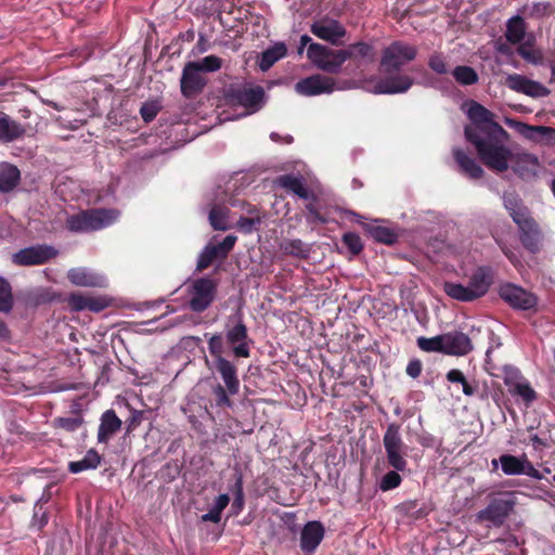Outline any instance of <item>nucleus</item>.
I'll use <instances>...</instances> for the list:
<instances>
[{"instance_id": "1", "label": "nucleus", "mask_w": 555, "mask_h": 555, "mask_svg": "<svg viewBox=\"0 0 555 555\" xmlns=\"http://www.w3.org/2000/svg\"><path fill=\"white\" fill-rule=\"evenodd\" d=\"M205 337L208 338L207 348L211 358V362L206 358V364L217 372L223 382V385L218 383L211 388L215 405L221 410L232 409L234 402L231 397L238 393L241 386L237 366L224 356V341L221 333H205Z\"/></svg>"}, {"instance_id": "2", "label": "nucleus", "mask_w": 555, "mask_h": 555, "mask_svg": "<svg viewBox=\"0 0 555 555\" xmlns=\"http://www.w3.org/2000/svg\"><path fill=\"white\" fill-rule=\"evenodd\" d=\"M466 140L475 146L479 160L492 171L504 172L509 167L512 151L503 143L501 134L480 135L476 128L465 127Z\"/></svg>"}, {"instance_id": "3", "label": "nucleus", "mask_w": 555, "mask_h": 555, "mask_svg": "<svg viewBox=\"0 0 555 555\" xmlns=\"http://www.w3.org/2000/svg\"><path fill=\"white\" fill-rule=\"evenodd\" d=\"M495 272L490 266L477 267L469 276L468 284L444 282L443 292L452 299L472 302L483 297L494 283Z\"/></svg>"}, {"instance_id": "4", "label": "nucleus", "mask_w": 555, "mask_h": 555, "mask_svg": "<svg viewBox=\"0 0 555 555\" xmlns=\"http://www.w3.org/2000/svg\"><path fill=\"white\" fill-rule=\"evenodd\" d=\"M118 211L107 208H91L70 215L66 219V229L70 232H92L111 225L118 218Z\"/></svg>"}, {"instance_id": "5", "label": "nucleus", "mask_w": 555, "mask_h": 555, "mask_svg": "<svg viewBox=\"0 0 555 555\" xmlns=\"http://www.w3.org/2000/svg\"><path fill=\"white\" fill-rule=\"evenodd\" d=\"M223 99L227 105L242 106L245 112L242 117L257 113L264 105L266 92L262 87H247L242 85H230L224 89Z\"/></svg>"}, {"instance_id": "6", "label": "nucleus", "mask_w": 555, "mask_h": 555, "mask_svg": "<svg viewBox=\"0 0 555 555\" xmlns=\"http://www.w3.org/2000/svg\"><path fill=\"white\" fill-rule=\"evenodd\" d=\"M417 49L404 41H393L383 50L380 57V70L384 74L399 73L408 63L415 60Z\"/></svg>"}, {"instance_id": "7", "label": "nucleus", "mask_w": 555, "mask_h": 555, "mask_svg": "<svg viewBox=\"0 0 555 555\" xmlns=\"http://www.w3.org/2000/svg\"><path fill=\"white\" fill-rule=\"evenodd\" d=\"M307 56L317 68L331 75L340 74L347 61L344 49L335 50L321 43H311L307 49Z\"/></svg>"}, {"instance_id": "8", "label": "nucleus", "mask_w": 555, "mask_h": 555, "mask_svg": "<svg viewBox=\"0 0 555 555\" xmlns=\"http://www.w3.org/2000/svg\"><path fill=\"white\" fill-rule=\"evenodd\" d=\"M383 446L385 448L387 463L396 470H404L408 462L405 460L406 446L401 436V425L390 423L387 425L383 436Z\"/></svg>"}, {"instance_id": "9", "label": "nucleus", "mask_w": 555, "mask_h": 555, "mask_svg": "<svg viewBox=\"0 0 555 555\" xmlns=\"http://www.w3.org/2000/svg\"><path fill=\"white\" fill-rule=\"evenodd\" d=\"M516 506V498L512 492H505L493 498L489 504L478 512L480 521H488L493 527H501L509 517Z\"/></svg>"}, {"instance_id": "10", "label": "nucleus", "mask_w": 555, "mask_h": 555, "mask_svg": "<svg viewBox=\"0 0 555 555\" xmlns=\"http://www.w3.org/2000/svg\"><path fill=\"white\" fill-rule=\"evenodd\" d=\"M189 308L196 313L207 310L217 296V283L209 278H198L188 286Z\"/></svg>"}, {"instance_id": "11", "label": "nucleus", "mask_w": 555, "mask_h": 555, "mask_svg": "<svg viewBox=\"0 0 555 555\" xmlns=\"http://www.w3.org/2000/svg\"><path fill=\"white\" fill-rule=\"evenodd\" d=\"M223 341L224 352L227 351L228 346L236 359L250 357V345L253 341L248 336V328L244 323L242 315H238L236 323L232 326H230L229 323L225 325Z\"/></svg>"}, {"instance_id": "12", "label": "nucleus", "mask_w": 555, "mask_h": 555, "mask_svg": "<svg viewBox=\"0 0 555 555\" xmlns=\"http://www.w3.org/2000/svg\"><path fill=\"white\" fill-rule=\"evenodd\" d=\"M467 116L473 122L470 127L476 128L480 135L496 132L501 134L503 139H508L507 131L500 124L494 121V114L478 102L472 101Z\"/></svg>"}, {"instance_id": "13", "label": "nucleus", "mask_w": 555, "mask_h": 555, "mask_svg": "<svg viewBox=\"0 0 555 555\" xmlns=\"http://www.w3.org/2000/svg\"><path fill=\"white\" fill-rule=\"evenodd\" d=\"M500 298L515 310L528 311L535 309L538 297L514 283H503L498 289Z\"/></svg>"}, {"instance_id": "14", "label": "nucleus", "mask_w": 555, "mask_h": 555, "mask_svg": "<svg viewBox=\"0 0 555 555\" xmlns=\"http://www.w3.org/2000/svg\"><path fill=\"white\" fill-rule=\"evenodd\" d=\"M59 255V250L47 244L25 247L12 255V262L20 267L41 266Z\"/></svg>"}, {"instance_id": "15", "label": "nucleus", "mask_w": 555, "mask_h": 555, "mask_svg": "<svg viewBox=\"0 0 555 555\" xmlns=\"http://www.w3.org/2000/svg\"><path fill=\"white\" fill-rule=\"evenodd\" d=\"M198 68L196 64L188 62L182 69L180 90L185 99L196 98L204 91L207 85V78L198 72Z\"/></svg>"}, {"instance_id": "16", "label": "nucleus", "mask_w": 555, "mask_h": 555, "mask_svg": "<svg viewBox=\"0 0 555 555\" xmlns=\"http://www.w3.org/2000/svg\"><path fill=\"white\" fill-rule=\"evenodd\" d=\"M336 80L333 77L314 74L302 78L295 85V91L304 96L330 94L335 90Z\"/></svg>"}, {"instance_id": "17", "label": "nucleus", "mask_w": 555, "mask_h": 555, "mask_svg": "<svg viewBox=\"0 0 555 555\" xmlns=\"http://www.w3.org/2000/svg\"><path fill=\"white\" fill-rule=\"evenodd\" d=\"M519 232V240L524 248L532 254H537L541 249L542 232L538 222L528 216L516 222Z\"/></svg>"}, {"instance_id": "18", "label": "nucleus", "mask_w": 555, "mask_h": 555, "mask_svg": "<svg viewBox=\"0 0 555 555\" xmlns=\"http://www.w3.org/2000/svg\"><path fill=\"white\" fill-rule=\"evenodd\" d=\"M506 86L518 93H524L531 98L547 96L551 91L542 83L531 80L519 74H512L506 77Z\"/></svg>"}, {"instance_id": "19", "label": "nucleus", "mask_w": 555, "mask_h": 555, "mask_svg": "<svg viewBox=\"0 0 555 555\" xmlns=\"http://www.w3.org/2000/svg\"><path fill=\"white\" fill-rule=\"evenodd\" d=\"M310 30L318 38L334 46L338 44L347 34L346 28L336 20L317 21L310 26Z\"/></svg>"}, {"instance_id": "20", "label": "nucleus", "mask_w": 555, "mask_h": 555, "mask_svg": "<svg viewBox=\"0 0 555 555\" xmlns=\"http://www.w3.org/2000/svg\"><path fill=\"white\" fill-rule=\"evenodd\" d=\"M374 85V92L378 94H397L406 92L414 82V79L408 75L396 73L386 74Z\"/></svg>"}, {"instance_id": "21", "label": "nucleus", "mask_w": 555, "mask_h": 555, "mask_svg": "<svg viewBox=\"0 0 555 555\" xmlns=\"http://www.w3.org/2000/svg\"><path fill=\"white\" fill-rule=\"evenodd\" d=\"M68 281L80 287H99L104 288L107 281L104 275L93 272L85 267L72 268L67 272Z\"/></svg>"}, {"instance_id": "22", "label": "nucleus", "mask_w": 555, "mask_h": 555, "mask_svg": "<svg viewBox=\"0 0 555 555\" xmlns=\"http://www.w3.org/2000/svg\"><path fill=\"white\" fill-rule=\"evenodd\" d=\"M444 354L466 356L473 350V344L468 335L453 331L442 334Z\"/></svg>"}, {"instance_id": "23", "label": "nucleus", "mask_w": 555, "mask_h": 555, "mask_svg": "<svg viewBox=\"0 0 555 555\" xmlns=\"http://www.w3.org/2000/svg\"><path fill=\"white\" fill-rule=\"evenodd\" d=\"M122 426L121 420L117 416L113 409L106 410L100 418L98 429V442L107 444L108 441L120 431Z\"/></svg>"}, {"instance_id": "24", "label": "nucleus", "mask_w": 555, "mask_h": 555, "mask_svg": "<svg viewBox=\"0 0 555 555\" xmlns=\"http://www.w3.org/2000/svg\"><path fill=\"white\" fill-rule=\"evenodd\" d=\"M344 51L346 53V60H350L356 68L371 64L375 60L374 47L364 41L351 43L346 47Z\"/></svg>"}, {"instance_id": "25", "label": "nucleus", "mask_w": 555, "mask_h": 555, "mask_svg": "<svg viewBox=\"0 0 555 555\" xmlns=\"http://www.w3.org/2000/svg\"><path fill=\"white\" fill-rule=\"evenodd\" d=\"M324 537V527L320 521H309L305 525L300 534L301 550L308 553L314 552Z\"/></svg>"}, {"instance_id": "26", "label": "nucleus", "mask_w": 555, "mask_h": 555, "mask_svg": "<svg viewBox=\"0 0 555 555\" xmlns=\"http://www.w3.org/2000/svg\"><path fill=\"white\" fill-rule=\"evenodd\" d=\"M275 184L288 193H293L302 199H315V195L305 185L302 177L293 173L281 175L275 179Z\"/></svg>"}, {"instance_id": "27", "label": "nucleus", "mask_w": 555, "mask_h": 555, "mask_svg": "<svg viewBox=\"0 0 555 555\" xmlns=\"http://www.w3.org/2000/svg\"><path fill=\"white\" fill-rule=\"evenodd\" d=\"M453 157L460 171L469 179H481L485 175L482 167L462 149L453 150Z\"/></svg>"}, {"instance_id": "28", "label": "nucleus", "mask_w": 555, "mask_h": 555, "mask_svg": "<svg viewBox=\"0 0 555 555\" xmlns=\"http://www.w3.org/2000/svg\"><path fill=\"white\" fill-rule=\"evenodd\" d=\"M26 129L8 114L0 113V143L8 144L22 139Z\"/></svg>"}, {"instance_id": "29", "label": "nucleus", "mask_w": 555, "mask_h": 555, "mask_svg": "<svg viewBox=\"0 0 555 555\" xmlns=\"http://www.w3.org/2000/svg\"><path fill=\"white\" fill-rule=\"evenodd\" d=\"M503 204L515 223L531 215L529 209L515 193H505L503 195Z\"/></svg>"}, {"instance_id": "30", "label": "nucleus", "mask_w": 555, "mask_h": 555, "mask_svg": "<svg viewBox=\"0 0 555 555\" xmlns=\"http://www.w3.org/2000/svg\"><path fill=\"white\" fill-rule=\"evenodd\" d=\"M21 180V172L14 165L0 164V192L8 193L17 186Z\"/></svg>"}, {"instance_id": "31", "label": "nucleus", "mask_w": 555, "mask_h": 555, "mask_svg": "<svg viewBox=\"0 0 555 555\" xmlns=\"http://www.w3.org/2000/svg\"><path fill=\"white\" fill-rule=\"evenodd\" d=\"M527 25L520 15L511 17L506 23L505 38L512 44H520L525 39Z\"/></svg>"}, {"instance_id": "32", "label": "nucleus", "mask_w": 555, "mask_h": 555, "mask_svg": "<svg viewBox=\"0 0 555 555\" xmlns=\"http://www.w3.org/2000/svg\"><path fill=\"white\" fill-rule=\"evenodd\" d=\"M498 463L501 464L502 470L505 475H522L524 455L521 457H517L512 454H503L499 460H492L491 462L494 468L498 467Z\"/></svg>"}, {"instance_id": "33", "label": "nucleus", "mask_w": 555, "mask_h": 555, "mask_svg": "<svg viewBox=\"0 0 555 555\" xmlns=\"http://www.w3.org/2000/svg\"><path fill=\"white\" fill-rule=\"evenodd\" d=\"M101 463V455L95 449L87 451L83 459L80 461L69 462L68 470L73 474H78L88 469H95Z\"/></svg>"}, {"instance_id": "34", "label": "nucleus", "mask_w": 555, "mask_h": 555, "mask_svg": "<svg viewBox=\"0 0 555 555\" xmlns=\"http://www.w3.org/2000/svg\"><path fill=\"white\" fill-rule=\"evenodd\" d=\"M287 53L286 46L283 42H279L274 44L273 47L267 49L262 52L260 61H259V67L261 70L266 72L269 68H271L274 63H276L279 60L283 59Z\"/></svg>"}, {"instance_id": "35", "label": "nucleus", "mask_w": 555, "mask_h": 555, "mask_svg": "<svg viewBox=\"0 0 555 555\" xmlns=\"http://www.w3.org/2000/svg\"><path fill=\"white\" fill-rule=\"evenodd\" d=\"M229 208L227 206L215 205L209 211V223L217 231H225L229 229L228 218Z\"/></svg>"}, {"instance_id": "36", "label": "nucleus", "mask_w": 555, "mask_h": 555, "mask_svg": "<svg viewBox=\"0 0 555 555\" xmlns=\"http://www.w3.org/2000/svg\"><path fill=\"white\" fill-rule=\"evenodd\" d=\"M367 233L378 243H383L386 245H392L398 240V234L387 227L382 225H367Z\"/></svg>"}, {"instance_id": "37", "label": "nucleus", "mask_w": 555, "mask_h": 555, "mask_svg": "<svg viewBox=\"0 0 555 555\" xmlns=\"http://www.w3.org/2000/svg\"><path fill=\"white\" fill-rule=\"evenodd\" d=\"M517 53L520 55L526 62L540 65L544 61L543 53L541 50L533 48L530 40H527L520 43L517 48Z\"/></svg>"}, {"instance_id": "38", "label": "nucleus", "mask_w": 555, "mask_h": 555, "mask_svg": "<svg viewBox=\"0 0 555 555\" xmlns=\"http://www.w3.org/2000/svg\"><path fill=\"white\" fill-rule=\"evenodd\" d=\"M452 75L455 79V81L462 86H472L476 82H478L479 76L477 72L467 65H459L456 66Z\"/></svg>"}, {"instance_id": "39", "label": "nucleus", "mask_w": 555, "mask_h": 555, "mask_svg": "<svg viewBox=\"0 0 555 555\" xmlns=\"http://www.w3.org/2000/svg\"><path fill=\"white\" fill-rule=\"evenodd\" d=\"M281 249L285 255H289L297 258H307L310 248L301 240L295 238L284 242L281 245Z\"/></svg>"}, {"instance_id": "40", "label": "nucleus", "mask_w": 555, "mask_h": 555, "mask_svg": "<svg viewBox=\"0 0 555 555\" xmlns=\"http://www.w3.org/2000/svg\"><path fill=\"white\" fill-rule=\"evenodd\" d=\"M416 343L417 347L425 352L444 353L442 334L430 338L421 336Z\"/></svg>"}, {"instance_id": "41", "label": "nucleus", "mask_w": 555, "mask_h": 555, "mask_svg": "<svg viewBox=\"0 0 555 555\" xmlns=\"http://www.w3.org/2000/svg\"><path fill=\"white\" fill-rule=\"evenodd\" d=\"M192 64H196L199 68L198 72L203 73H215L219 70L223 65V60L217 55L210 54L203 57L199 61H191Z\"/></svg>"}, {"instance_id": "42", "label": "nucleus", "mask_w": 555, "mask_h": 555, "mask_svg": "<svg viewBox=\"0 0 555 555\" xmlns=\"http://www.w3.org/2000/svg\"><path fill=\"white\" fill-rule=\"evenodd\" d=\"M13 308V295L10 283L0 276V312H10Z\"/></svg>"}, {"instance_id": "43", "label": "nucleus", "mask_w": 555, "mask_h": 555, "mask_svg": "<svg viewBox=\"0 0 555 555\" xmlns=\"http://www.w3.org/2000/svg\"><path fill=\"white\" fill-rule=\"evenodd\" d=\"M49 522V514L43 504L38 501L34 507V515L30 527L37 530H42Z\"/></svg>"}, {"instance_id": "44", "label": "nucleus", "mask_w": 555, "mask_h": 555, "mask_svg": "<svg viewBox=\"0 0 555 555\" xmlns=\"http://www.w3.org/2000/svg\"><path fill=\"white\" fill-rule=\"evenodd\" d=\"M218 258H220V256L216 248L212 245H207L198 257L196 270L203 271L207 269Z\"/></svg>"}, {"instance_id": "45", "label": "nucleus", "mask_w": 555, "mask_h": 555, "mask_svg": "<svg viewBox=\"0 0 555 555\" xmlns=\"http://www.w3.org/2000/svg\"><path fill=\"white\" fill-rule=\"evenodd\" d=\"M82 424H83V418L81 416L56 417L53 420V426L55 428H61L68 433L76 431Z\"/></svg>"}, {"instance_id": "46", "label": "nucleus", "mask_w": 555, "mask_h": 555, "mask_svg": "<svg viewBox=\"0 0 555 555\" xmlns=\"http://www.w3.org/2000/svg\"><path fill=\"white\" fill-rule=\"evenodd\" d=\"M341 241L351 255L357 256L363 250L361 237L353 232H347L343 235Z\"/></svg>"}, {"instance_id": "47", "label": "nucleus", "mask_w": 555, "mask_h": 555, "mask_svg": "<svg viewBox=\"0 0 555 555\" xmlns=\"http://www.w3.org/2000/svg\"><path fill=\"white\" fill-rule=\"evenodd\" d=\"M399 470L387 472L379 481V489L384 492L396 489L400 486L402 478L398 473Z\"/></svg>"}, {"instance_id": "48", "label": "nucleus", "mask_w": 555, "mask_h": 555, "mask_svg": "<svg viewBox=\"0 0 555 555\" xmlns=\"http://www.w3.org/2000/svg\"><path fill=\"white\" fill-rule=\"evenodd\" d=\"M512 396L520 397L526 405H530L537 400V392L527 380H524L521 385L515 386V391Z\"/></svg>"}, {"instance_id": "49", "label": "nucleus", "mask_w": 555, "mask_h": 555, "mask_svg": "<svg viewBox=\"0 0 555 555\" xmlns=\"http://www.w3.org/2000/svg\"><path fill=\"white\" fill-rule=\"evenodd\" d=\"M306 209V221L309 224H326L328 223V218L322 215L318 208L312 203H308L305 206Z\"/></svg>"}, {"instance_id": "50", "label": "nucleus", "mask_w": 555, "mask_h": 555, "mask_svg": "<svg viewBox=\"0 0 555 555\" xmlns=\"http://www.w3.org/2000/svg\"><path fill=\"white\" fill-rule=\"evenodd\" d=\"M160 106L157 102H145L140 108V115L145 122H151L159 113Z\"/></svg>"}, {"instance_id": "51", "label": "nucleus", "mask_w": 555, "mask_h": 555, "mask_svg": "<svg viewBox=\"0 0 555 555\" xmlns=\"http://www.w3.org/2000/svg\"><path fill=\"white\" fill-rule=\"evenodd\" d=\"M428 66L435 73L443 75L449 72L444 56L441 53H434L428 60Z\"/></svg>"}, {"instance_id": "52", "label": "nucleus", "mask_w": 555, "mask_h": 555, "mask_svg": "<svg viewBox=\"0 0 555 555\" xmlns=\"http://www.w3.org/2000/svg\"><path fill=\"white\" fill-rule=\"evenodd\" d=\"M261 218L257 215L255 217H240L237 220L238 231L249 234L254 231L256 224H260Z\"/></svg>"}, {"instance_id": "53", "label": "nucleus", "mask_w": 555, "mask_h": 555, "mask_svg": "<svg viewBox=\"0 0 555 555\" xmlns=\"http://www.w3.org/2000/svg\"><path fill=\"white\" fill-rule=\"evenodd\" d=\"M235 242H236V236L227 235L222 242H220L216 245H212V246L216 248L217 253L219 254L220 259H224V258H227L229 253L233 249Z\"/></svg>"}, {"instance_id": "54", "label": "nucleus", "mask_w": 555, "mask_h": 555, "mask_svg": "<svg viewBox=\"0 0 555 555\" xmlns=\"http://www.w3.org/2000/svg\"><path fill=\"white\" fill-rule=\"evenodd\" d=\"M88 296L73 293L68 296L67 304L73 311L87 310Z\"/></svg>"}, {"instance_id": "55", "label": "nucleus", "mask_w": 555, "mask_h": 555, "mask_svg": "<svg viewBox=\"0 0 555 555\" xmlns=\"http://www.w3.org/2000/svg\"><path fill=\"white\" fill-rule=\"evenodd\" d=\"M524 380H525L524 377L520 375V373L518 371L506 373L504 376V379H503L504 385L507 387L508 392L511 395L514 393L515 386L521 385V383Z\"/></svg>"}, {"instance_id": "56", "label": "nucleus", "mask_w": 555, "mask_h": 555, "mask_svg": "<svg viewBox=\"0 0 555 555\" xmlns=\"http://www.w3.org/2000/svg\"><path fill=\"white\" fill-rule=\"evenodd\" d=\"M529 131L535 132L545 138L550 143H555V129L546 126H527L524 125Z\"/></svg>"}, {"instance_id": "57", "label": "nucleus", "mask_w": 555, "mask_h": 555, "mask_svg": "<svg viewBox=\"0 0 555 555\" xmlns=\"http://www.w3.org/2000/svg\"><path fill=\"white\" fill-rule=\"evenodd\" d=\"M108 307V300L102 296H88L87 310L92 312H101Z\"/></svg>"}, {"instance_id": "58", "label": "nucleus", "mask_w": 555, "mask_h": 555, "mask_svg": "<svg viewBox=\"0 0 555 555\" xmlns=\"http://www.w3.org/2000/svg\"><path fill=\"white\" fill-rule=\"evenodd\" d=\"M423 364L421 360L413 359L406 365L405 372L412 378H417L422 373Z\"/></svg>"}, {"instance_id": "59", "label": "nucleus", "mask_w": 555, "mask_h": 555, "mask_svg": "<svg viewBox=\"0 0 555 555\" xmlns=\"http://www.w3.org/2000/svg\"><path fill=\"white\" fill-rule=\"evenodd\" d=\"M522 474H525L533 479H537V480H541L543 478V475L537 468H534V466L532 465V463L530 461H528L526 455H524V472H522Z\"/></svg>"}, {"instance_id": "60", "label": "nucleus", "mask_w": 555, "mask_h": 555, "mask_svg": "<svg viewBox=\"0 0 555 555\" xmlns=\"http://www.w3.org/2000/svg\"><path fill=\"white\" fill-rule=\"evenodd\" d=\"M502 253L504 256L511 261L513 266H517L520 263L519 255L516 253L515 248L511 245L502 246Z\"/></svg>"}, {"instance_id": "61", "label": "nucleus", "mask_w": 555, "mask_h": 555, "mask_svg": "<svg viewBox=\"0 0 555 555\" xmlns=\"http://www.w3.org/2000/svg\"><path fill=\"white\" fill-rule=\"evenodd\" d=\"M446 377L450 383H460V384H462L466 379L463 372L457 369L450 370L447 373Z\"/></svg>"}, {"instance_id": "62", "label": "nucleus", "mask_w": 555, "mask_h": 555, "mask_svg": "<svg viewBox=\"0 0 555 555\" xmlns=\"http://www.w3.org/2000/svg\"><path fill=\"white\" fill-rule=\"evenodd\" d=\"M236 488L237 489H236L233 506L237 507L238 509H241L243 507V504H244V495H243V488H242V480H241V478H238V480L236 481Z\"/></svg>"}, {"instance_id": "63", "label": "nucleus", "mask_w": 555, "mask_h": 555, "mask_svg": "<svg viewBox=\"0 0 555 555\" xmlns=\"http://www.w3.org/2000/svg\"><path fill=\"white\" fill-rule=\"evenodd\" d=\"M230 502V498L228 494H220L217 496L214 508L222 513V511L228 506Z\"/></svg>"}, {"instance_id": "64", "label": "nucleus", "mask_w": 555, "mask_h": 555, "mask_svg": "<svg viewBox=\"0 0 555 555\" xmlns=\"http://www.w3.org/2000/svg\"><path fill=\"white\" fill-rule=\"evenodd\" d=\"M221 519V513L216 508H211L208 513L202 516L203 521L219 522Z\"/></svg>"}]
</instances>
